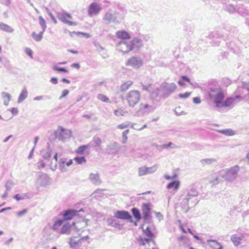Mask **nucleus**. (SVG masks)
Segmentation results:
<instances>
[{
  "instance_id": "nucleus-1",
  "label": "nucleus",
  "mask_w": 249,
  "mask_h": 249,
  "mask_svg": "<svg viewBox=\"0 0 249 249\" xmlns=\"http://www.w3.org/2000/svg\"><path fill=\"white\" fill-rule=\"evenodd\" d=\"M208 98L213 101L217 107H228L233 106L237 99L241 100L240 95H236L235 97H228L224 100L225 93L219 88H212L208 92Z\"/></svg>"
},
{
  "instance_id": "nucleus-2",
  "label": "nucleus",
  "mask_w": 249,
  "mask_h": 249,
  "mask_svg": "<svg viewBox=\"0 0 249 249\" xmlns=\"http://www.w3.org/2000/svg\"><path fill=\"white\" fill-rule=\"evenodd\" d=\"M208 98L213 101L217 107H228L233 106L237 99L241 100L240 95H236L235 97H228L224 100L225 93L219 88H212L208 92Z\"/></svg>"
},
{
  "instance_id": "nucleus-3",
  "label": "nucleus",
  "mask_w": 249,
  "mask_h": 249,
  "mask_svg": "<svg viewBox=\"0 0 249 249\" xmlns=\"http://www.w3.org/2000/svg\"><path fill=\"white\" fill-rule=\"evenodd\" d=\"M125 99L131 107H134L141 99V93L137 90H131L126 95Z\"/></svg>"
},
{
  "instance_id": "nucleus-4",
  "label": "nucleus",
  "mask_w": 249,
  "mask_h": 249,
  "mask_svg": "<svg viewBox=\"0 0 249 249\" xmlns=\"http://www.w3.org/2000/svg\"><path fill=\"white\" fill-rule=\"evenodd\" d=\"M55 138L59 140L63 141L72 137V131L70 130L64 129L62 127H58L54 132Z\"/></svg>"
},
{
  "instance_id": "nucleus-5",
  "label": "nucleus",
  "mask_w": 249,
  "mask_h": 249,
  "mask_svg": "<svg viewBox=\"0 0 249 249\" xmlns=\"http://www.w3.org/2000/svg\"><path fill=\"white\" fill-rule=\"evenodd\" d=\"M134 41H121L118 45V47L119 51L124 53H128L130 52L134 47Z\"/></svg>"
},
{
  "instance_id": "nucleus-6",
  "label": "nucleus",
  "mask_w": 249,
  "mask_h": 249,
  "mask_svg": "<svg viewBox=\"0 0 249 249\" xmlns=\"http://www.w3.org/2000/svg\"><path fill=\"white\" fill-rule=\"evenodd\" d=\"M58 19L63 23L70 26H74L76 25L75 22L72 21L71 16L68 13H60L57 16Z\"/></svg>"
},
{
  "instance_id": "nucleus-7",
  "label": "nucleus",
  "mask_w": 249,
  "mask_h": 249,
  "mask_svg": "<svg viewBox=\"0 0 249 249\" xmlns=\"http://www.w3.org/2000/svg\"><path fill=\"white\" fill-rule=\"evenodd\" d=\"M126 65L127 66L138 69L142 66V61L139 57L133 56L127 60Z\"/></svg>"
},
{
  "instance_id": "nucleus-8",
  "label": "nucleus",
  "mask_w": 249,
  "mask_h": 249,
  "mask_svg": "<svg viewBox=\"0 0 249 249\" xmlns=\"http://www.w3.org/2000/svg\"><path fill=\"white\" fill-rule=\"evenodd\" d=\"M83 211L82 209L77 211L73 209H68L65 211L63 216L64 220L65 221L72 219L74 216L78 215L79 212Z\"/></svg>"
},
{
  "instance_id": "nucleus-9",
  "label": "nucleus",
  "mask_w": 249,
  "mask_h": 249,
  "mask_svg": "<svg viewBox=\"0 0 249 249\" xmlns=\"http://www.w3.org/2000/svg\"><path fill=\"white\" fill-rule=\"evenodd\" d=\"M114 216L118 219L129 220L131 222H133L132 216L127 211H118L115 213Z\"/></svg>"
},
{
  "instance_id": "nucleus-10",
  "label": "nucleus",
  "mask_w": 249,
  "mask_h": 249,
  "mask_svg": "<svg viewBox=\"0 0 249 249\" xmlns=\"http://www.w3.org/2000/svg\"><path fill=\"white\" fill-rule=\"evenodd\" d=\"M150 211L151 208L149 203H144L142 207V212L143 213V218L145 222H146L150 216Z\"/></svg>"
},
{
  "instance_id": "nucleus-11",
  "label": "nucleus",
  "mask_w": 249,
  "mask_h": 249,
  "mask_svg": "<svg viewBox=\"0 0 249 249\" xmlns=\"http://www.w3.org/2000/svg\"><path fill=\"white\" fill-rule=\"evenodd\" d=\"M101 10L100 6L96 3H92L89 5L88 12L90 16L98 14Z\"/></svg>"
},
{
  "instance_id": "nucleus-12",
  "label": "nucleus",
  "mask_w": 249,
  "mask_h": 249,
  "mask_svg": "<svg viewBox=\"0 0 249 249\" xmlns=\"http://www.w3.org/2000/svg\"><path fill=\"white\" fill-rule=\"evenodd\" d=\"M75 224V223L74 222H72V224L71 225L68 223L65 224L61 229L60 233L62 234H70L71 230L72 228V227H74V229L75 230L77 229V228L76 227Z\"/></svg>"
},
{
  "instance_id": "nucleus-13",
  "label": "nucleus",
  "mask_w": 249,
  "mask_h": 249,
  "mask_svg": "<svg viewBox=\"0 0 249 249\" xmlns=\"http://www.w3.org/2000/svg\"><path fill=\"white\" fill-rule=\"evenodd\" d=\"M73 163L72 160H70L67 161V159L65 158L61 159L58 162L59 167L61 171L65 170L66 166H70Z\"/></svg>"
},
{
  "instance_id": "nucleus-14",
  "label": "nucleus",
  "mask_w": 249,
  "mask_h": 249,
  "mask_svg": "<svg viewBox=\"0 0 249 249\" xmlns=\"http://www.w3.org/2000/svg\"><path fill=\"white\" fill-rule=\"evenodd\" d=\"M116 36L117 38L123 40L122 41H126L129 39L130 36L129 34L124 31H119L116 33Z\"/></svg>"
},
{
  "instance_id": "nucleus-15",
  "label": "nucleus",
  "mask_w": 249,
  "mask_h": 249,
  "mask_svg": "<svg viewBox=\"0 0 249 249\" xmlns=\"http://www.w3.org/2000/svg\"><path fill=\"white\" fill-rule=\"evenodd\" d=\"M207 243L209 246L213 249H222V245L218 242L216 240H207Z\"/></svg>"
},
{
  "instance_id": "nucleus-16",
  "label": "nucleus",
  "mask_w": 249,
  "mask_h": 249,
  "mask_svg": "<svg viewBox=\"0 0 249 249\" xmlns=\"http://www.w3.org/2000/svg\"><path fill=\"white\" fill-rule=\"evenodd\" d=\"M43 33L44 31L40 30L34 32L32 35V36L36 41H39L42 38Z\"/></svg>"
},
{
  "instance_id": "nucleus-17",
  "label": "nucleus",
  "mask_w": 249,
  "mask_h": 249,
  "mask_svg": "<svg viewBox=\"0 0 249 249\" xmlns=\"http://www.w3.org/2000/svg\"><path fill=\"white\" fill-rule=\"evenodd\" d=\"M133 85V82L132 81H127L123 83L120 87V90L122 92L125 91L128 89Z\"/></svg>"
},
{
  "instance_id": "nucleus-18",
  "label": "nucleus",
  "mask_w": 249,
  "mask_h": 249,
  "mask_svg": "<svg viewBox=\"0 0 249 249\" xmlns=\"http://www.w3.org/2000/svg\"><path fill=\"white\" fill-rule=\"evenodd\" d=\"M131 212L137 221H139L142 219V215L138 209L133 208L131 209Z\"/></svg>"
},
{
  "instance_id": "nucleus-19",
  "label": "nucleus",
  "mask_w": 249,
  "mask_h": 249,
  "mask_svg": "<svg viewBox=\"0 0 249 249\" xmlns=\"http://www.w3.org/2000/svg\"><path fill=\"white\" fill-rule=\"evenodd\" d=\"M231 241L235 246H237L240 244V241L242 240V236H237L236 234L231 235Z\"/></svg>"
},
{
  "instance_id": "nucleus-20",
  "label": "nucleus",
  "mask_w": 249,
  "mask_h": 249,
  "mask_svg": "<svg viewBox=\"0 0 249 249\" xmlns=\"http://www.w3.org/2000/svg\"><path fill=\"white\" fill-rule=\"evenodd\" d=\"M0 30L8 33H11L14 31L12 27L3 23H0Z\"/></svg>"
},
{
  "instance_id": "nucleus-21",
  "label": "nucleus",
  "mask_w": 249,
  "mask_h": 249,
  "mask_svg": "<svg viewBox=\"0 0 249 249\" xmlns=\"http://www.w3.org/2000/svg\"><path fill=\"white\" fill-rule=\"evenodd\" d=\"M179 181H174L172 182L169 183L167 185V188L169 189H173L174 190H177L179 187Z\"/></svg>"
},
{
  "instance_id": "nucleus-22",
  "label": "nucleus",
  "mask_w": 249,
  "mask_h": 249,
  "mask_svg": "<svg viewBox=\"0 0 249 249\" xmlns=\"http://www.w3.org/2000/svg\"><path fill=\"white\" fill-rule=\"evenodd\" d=\"M89 147V145H84L78 147L75 150V153L79 155H82L86 149Z\"/></svg>"
},
{
  "instance_id": "nucleus-23",
  "label": "nucleus",
  "mask_w": 249,
  "mask_h": 249,
  "mask_svg": "<svg viewBox=\"0 0 249 249\" xmlns=\"http://www.w3.org/2000/svg\"><path fill=\"white\" fill-rule=\"evenodd\" d=\"M89 179L94 183H97L100 182L98 174L91 173L89 176Z\"/></svg>"
},
{
  "instance_id": "nucleus-24",
  "label": "nucleus",
  "mask_w": 249,
  "mask_h": 249,
  "mask_svg": "<svg viewBox=\"0 0 249 249\" xmlns=\"http://www.w3.org/2000/svg\"><path fill=\"white\" fill-rule=\"evenodd\" d=\"M150 168L142 167L139 170V175L141 176H144L150 173Z\"/></svg>"
},
{
  "instance_id": "nucleus-25",
  "label": "nucleus",
  "mask_w": 249,
  "mask_h": 249,
  "mask_svg": "<svg viewBox=\"0 0 249 249\" xmlns=\"http://www.w3.org/2000/svg\"><path fill=\"white\" fill-rule=\"evenodd\" d=\"M218 132L221 134H224L226 136H233L235 134V132L231 129H224V130H219Z\"/></svg>"
},
{
  "instance_id": "nucleus-26",
  "label": "nucleus",
  "mask_w": 249,
  "mask_h": 249,
  "mask_svg": "<svg viewBox=\"0 0 249 249\" xmlns=\"http://www.w3.org/2000/svg\"><path fill=\"white\" fill-rule=\"evenodd\" d=\"M74 160L77 164L85 163L87 161V160L84 157H75L74 158Z\"/></svg>"
},
{
  "instance_id": "nucleus-27",
  "label": "nucleus",
  "mask_w": 249,
  "mask_h": 249,
  "mask_svg": "<svg viewBox=\"0 0 249 249\" xmlns=\"http://www.w3.org/2000/svg\"><path fill=\"white\" fill-rule=\"evenodd\" d=\"M82 239H79L77 241L74 240L72 238H71L70 239V247L72 248H75L80 243Z\"/></svg>"
},
{
  "instance_id": "nucleus-28",
  "label": "nucleus",
  "mask_w": 249,
  "mask_h": 249,
  "mask_svg": "<svg viewBox=\"0 0 249 249\" xmlns=\"http://www.w3.org/2000/svg\"><path fill=\"white\" fill-rule=\"evenodd\" d=\"M150 106L146 103L141 104L139 106V111L142 112H145L149 108Z\"/></svg>"
},
{
  "instance_id": "nucleus-29",
  "label": "nucleus",
  "mask_w": 249,
  "mask_h": 249,
  "mask_svg": "<svg viewBox=\"0 0 249 249\" xmlns=\"http://www.w3.org/2000/svg\"><path fill=\"white\" fill-rule=\"evenodd\" d=\"M97 98L98 100H100L102 102L108 103L109 102L108 98L105 95L103 94H100L98 95Z\"/></svg>"
},
{
  "instance_id": "nucleus-30",
  "label": "nucleus",
  "mask_w": 249,
  "mask_h": 249,
  "mask_svg": "<svg viewBox=\"0 0 249 249\" xmlns=\"http://www.w3.org/2000/svg\"><path fill=\"white\" fill-rule=\"evenodd\" d=\"M64 221V218H63L62 220L59 219L56 220L53 226V230H56L58 227H60L62 225Z\"/></svg>"
},
{
  "instance_id": "nucleus-31",
  "label": "nucleus",
  "mask_w": 249,
  "mask_h": 249,
  "mask_svg": "<svg viewBox=\"0 0 249 249\" xmlns=\"http://www.w3.org/2000/svg\"><path fill=\"white\" fill-rule=\"evenodd\" d=\"M27 95H28L27 92L26 90H23L21 92V93L18 98V101L22 102V101H23L24 99H25L26 98V97H27Z\"/></svg>"
},
{
  "instance_id": "nucleus-32",
  "label": "nucleus",
  "mask_w": 249,
  "mask_h": 249,
  "mask_svg": "<svg viewBox=\"0 0 249 249\" xmlns=\"http://www.w3.org/2000/svg\"><path fill=\"white\" fill-rule=\"evenodd\" d=\"M191 95V92H186L184 93L179 94H178V97L180 99H187L188 97H189Z\"/></svg>"
},
{
  "instance_id": "nucleus-33",
  "label": "nucleus",
  "mask_w": 249,
  "mask_h": 249,
  "mask_svg": "<svg viewBox=\"0 0 249 249\" xmlns=\"http://www.w3.org/2000/svg\"><path fill=\"white\" fill-rule=\"evenodd\" d=\"M49 181V178L46 176L41 177L40 178V182L42 185L47 184Z\"/></svg>"
},
{
  "instance_id": "nucleus-34",
  "label": "nucleus",
  "mask_w": 249,
  "mask_h": 249,
  "mask_svg": "<svg viewBox=\"0 0 249 249\" xmlns=\"http://www.w3.org/2000/svg\"><path fill=\"white\" fill-rule=\"evenodd\" d=\"M143 232L148 237L152 238L153 236V233L149 227H147Z\"/></svg>"
},
{
  "instance_id": "nucleus-35",
  "label": "nucleus",
  "mask_w": 249,
  "mask_h": 249,
  "mask_svg": "<svg viewBox=\"0 0 249 249\" xmlns=\"http://www.w3.org/2000/svg\"><path fill=\"white\" fill-rule=\"evenodd\" d=\"M39 23L41 26V29L40 30L44 32V31L45 30L46 27L45 20L43 18H39Z\"/></svg>"
},
{
  "instance_id": "nucleus-36",
  "label": "nucleus",
  "mask_w": 249,
  "mask_h": 249,
  "mask_svg": "<svg viewBox=\"0 0 249 249\" xmlns=\"http://www.w3.org/2000/svg\"><path fill=\"white\" fill-rule=\"evenodd\" d=\"M53 69L55 71H61V72H66V73H67L68 72V70L67 69H66V68H59L56 66H54L53 67Z\"/></svg>"
},
{
  "instance_id": "nucleus-37",
  "label": "nucleus",
  "mask_w": 249,
  "mask_h": 249,
  "mask_svg": "<svg viewBox=\"0 0 249 249\" xmlns=\"http://www.w3.org/2000/svg\"><path fill=\"white\" fill-rule=\"evenodd\" d=\"M239 170V167L238 166H235L232 168H231L228 172L231 174H236L237 173L238 171Z\"/></svg>"
},
{
  "instance_id": "nucleus-38",
  "label": "nucleus",
  "mask_w": 249,
  "mask_h": 249,
  "mask_svg": "<svg viewBox=\"0 0 249 249\" xmlns=\"http://www.w3.org/2000/svg\"><path fill=\"white\" fill-rule=\"evenodd\" d=\"M27 212H28V210L27 209H25L21 211L17 212V215L18 217H21V216H23L24 215H25L27 213Z\"/></svg>"
},
{
  "instance_id": "nucleus-39",
  "label": "nucleus",
  "mask_w": 249,
  "mask_h": 249,
  "mask_svg": "<svg viewBox=\"0 0 249 249\" xmlns=\"http://www.w3.org/2000/svg\"><path fill=\"white\" fill-rule=\"evenodd\" d=\"M129 133V130H126L123 133V138L124 142H125L127 140V135Z\"/></svg>"
},
{
  "instance_id": "nucleus-40",
  "label": "nucleus",
  "mask_w": 249,
  "mask_h": 249,
  "mask_svg": "<svg viewBox=\"0 0 249 249\" xmlns=\"http://www.w3.org/2000/svg\"><path fill=\"white\" fill-rule=\"evenodd\" d=\"M10 112L12 113L13 115H17L18 112V108L16 107H13L11 109H10Z\"/></svg>"
},
{
  "instance_id": "nucleus-41",
  "label": "nucleus",
  "mask_w": 249,
  "mask_h": 249,
  "mask_svg": "<svg viewBox=\"0 0 249 249\" xmlns=\"http://www.w3.org/2000/svg\"><path fill=\"white\" fill-rule=\"evenodd\" d=\"M45 163L43 160H40L37 163V167L39 168H42L45 167Z\"/></svg>"
},
{
  "instance_id": "nucleus-42",
  "label": "nucleus",
  "mask_w": 249,
  "mask_h": 249,
  "mask_svg": "<svg viewBox=\"0 0 249 249\" xmlns=\"http://www.w3.org/2000/svg\"><path fill=\"white\" fill-rule=\"evenodd\" d=\"M25 52L30 57H33V52L30 48H26Z\"/></svg>"
},
{
  "instance_id": "nucleus-43",
  "label": "nucleus",
  "mask_w": 249,
  "mask_h": 249,
  "mask_svg": "<svg viewBox=\"0 0 249 249\" xmlns=\"http://www.w3.org/2000/svg\"><path fill=\"white\" fill-rule=\"evenodd\" d=\"M187 204L188 203H184L182 206V209L185 213H187L189 209V207L187 206Z\"/></svg>"
},
{
  "instance_id": "nucleus-44",
  "label": "nucleus",
  "mask_w": 249,
  "mask_h": 249,
  "mask_svg": "<svg viewBox=\"0 0 249 249\" xmlns=\"http://www.w3.org/2000/svg\"><path fill=\"white\" fill-rule=\"evenodd\" d=\"M155 215L157 218L159 219V221L163 219V215L160 212H155Z\"/></svg>"
},
{
  "instance_id": "nucleus-45",
  "label": "nucleus",
  "mask_w": 249,
  "mask_h": 249,
  "mask_svg": "<svg viewBox=\"0 0 249 249\" xmlns=\"http://www.w3.org/2000/svg\"><path fill=\"white\" fill-rule=\"evenodd\" d=\"M193 101L194 103H195L196 104H198L201 103V100L199 97H194L193 99Z\"/></svg>"
},
{
  "instance_id": "nucleus-46",
  "label": "nucleus",
  "mask_w": 249,
  "mask_h": 249,
  "mask_svg": "<svg viewBox=\"0 0 249 249\" xmlns=\"http://www.w3.org/2000/svg\"><path fill=\"white\" fill-rule=\"evenodd\" d=\"M69 91L67 89H64L62 91V95L60 97V98H63L69 94Z\"/></svg>"
},
{
  "instance_id": "nucleus-47",
  "label": "nucleus",
  "mask_w": 249,
  "mask_h": 249,
  "mask_svg": "<svg viewBox=\"0 0 249 249\" xmlns=\"http://www.w3.org/2000/svg\"><path fill=\"white\" fill-rule=\"evenodd\" d=\"M124 112L122 110H116L114 111V113L117 116L123 115Z\"/></svg>"
},
{
  "instance_id": "nucleus-48",
  "label": "nucleus",
  "mask_w": 249,
  "mask_h": 249,
  "mask_svg": "<svg viewBox=\"0 0 249 249\" xmlns=\"http://www.w3.org/2000/svg\"><path fill=\"white\" fill-rule=\"evenodd\" d=\"M152 240V238H145L142 239V244L145 245L146 243H149L150 241Z\"/></svg>"
},
{
  "instance_id": "nucleus-49",
  "label": "nucleus",
  "mask_w": 249,
  "mask_h": 249,
  "mask_svg": "<svg viewBox=\"0 0 249 249\" xmlns=\"http://www.w3.org/2000/svg\"><path fill=\"white\" fill-rule=\"evenodd\" d=\"M163 147L165 148H168L170 147H172V148L174 147V144L171 142H169L168 144H164L163 145Z\"/></svg>"
},
{
  "instance_id": "nucleus-50",
  "label": "nucleus",
  "mask_w": 249,
  "mask_h": 249,
  "mask_svg": "<svg viewBox=\"0 0 249 249\" xmlns=\"http://www.w3.org/2000/svg\"><path fill=\"white\" fill-rule=\"evenodd\" d=\"M127 127V125L125 124H119L117 126L118 128L120 129H124L126 128Z\"/></svg>"
},
{
  "instance_id": "nucleus-51",
  "label": "nucleus",
  "mask_w": 249,
  "mask_h": 249,
  "mask_svg": "<svg viewBox=\"0 0 249 249\" xmlns=\"http://www.w3.org/2000/svg\"><path fill=\"white\" fill-rule=\"evenodd\" d=\"M181 79H182V80L186 81V82H188L189 83H190L191 85H192V82L190 81L189 78L187 76H181Z\"/></svg>"
},
{
  "instance_id": "nucleus-52",
  "label": "nucleus",
  "mask_w": 249,
  "mask_h": 249,
  "mask_svg": "<svg viewBox=\"0 0 249 249\" xmlns=\"http://www.w3.org/2000/svg\"><path fill=\"white\" fill-rule=\"evenodd\" d=\"M14 198L17 200L19 201L21 199H23V196H21V195L19 194H17L14 196Z\"/></svg>"
},
{
  "instance_id": "nucleus-53",
  "label": "nucleus",
  "mask_w": 249,
  "mask_h": 249,
  "mask_svg": "<svg viewBox=\"0 0 249 249\" xmlns=\"http://www.w3.org/2000/svg\"><path fill=\"white\" fill-rule=\"evenodd\" d=\"M2 95H3V97L4 98H6L8 101L10 100V95L9 94L6 93H3L2 94Z\"/></svg>"
},
{
  "instance_id": "nucleus-54",
  "label": "nucleus",
  "mask_w": 249,
  "mask_h": 249,
  "mask_svg": "<svg viewBox=\"0 0 249 249\" xmlns=\"http://www.w3.org/2000/svg\"><path fill=\"white\" fill-rule=\"evenodd\" d=\"M51 82L53 84H56L58 83L57 79L55 77H52L51 79Z\"/></svg>"
},
{
  "instance_id": "nucleus-55",
  "label": "nucleus",
  "mask_w": 249,
  "mask_h": 249,
  "mask_svg": "<svg viewBox=\"0 0 249 249\" xmlns=\"http://www.w3.org/2000/svg\"><path fill=\"white\" fill-rule=\"evenodd\" d=\"M71 67L73 68H75L76 69H79L80 68V65L78 63H73L71 65Z\"/></svg>"
},
{
  "instance_id": "nucleus-56",
  "label": "nucleus",
  "mask_w": 249,
  "mask_h": 249,
  "mask_svg": "<svg viewBox=\"0 0 249 249\" xmlns=\"http://www.w3.org/2000/svg\"><path fill=\"white\" fill-rule=\"evenodd\" d=\"M13 241V238L11 237L9 240H7L5 242V245H9L11 242H12Z\"/></svg>"
},
{
  "instance_id": "nucleus-57",
  "label": "nucleus",
  "mask_w": 249,
  "mask_h": 249,
  "mask_svg": "<svg viewBox=\"0 0 249 249\" xmlns=\"http://www.w3.org/2000/svg\"><path fill=\"white\" fill-rule=\"evenodd\" d=\"M68 52L74 54H77L78 53V51L73 50H68Z\"/></svg>"
},
{
  "instance_id": "nucleus-58",
  "label": "nucleus",
  "mask_w": 249,
  "mask_h": 249,
  "mask_svg": "<svg viewBox=\"0 0 249 249\" xmlns=\"http://www.w3.org/2000/svg\"><path fill=\"white\" fill-rule=\"evenodd\" d=\"M11 209L10 207H8V208H3V209H2L0 210V213H3L5 211L7 210H10Z\"/></svg>"
},
{
  "instance_id": "nucleus-59",
  "label": "nucleus",
  "mask_w": 249,
  "mask_h": 249,
  "mask_svg": "<svg viewBox=\"0 0 249 249\" xmlns=\"http://www.w3.org/2000/svg\"><path fill=\"white\" fill-rule=\"evenodd\" d=\"M62 81L64 82H65L67 84H69L70 83V81L69 80H68L65 78H63L62 79Z\"/></svg>"
},
{
  "instance_id": "nucleus-60",
  "label": "nucleus",
  "mask_w": 249,
  "mask_h": 249,
  "mask_svg": "<svg viewBox=\"0 0 249 249\" xmlns=\"http://www.w3.org/2000/svg\"><path fill=\"white\" fill-rule=\"evenodd\" d=\"M248 214H249V209L248 210H247L244 212V213L243 214V216H245L247 215Z\"/></svg>"
},
{
  "instance_id": "nucleus-61",
  "label": "nucleus",
  "mask_w": 249,
  "mask_h": 249,
  "mask_svg": "<svg viewBox=\"0 0 249 249\" xmlns=\"http://www.w3.org/2000/svg\"><path fill=\"white\" fill-rule=\"evenodd\" d=\"M178 83L181 86H184L185 85L184 83L182 81H178Z\"/></svg>"
},
{
  "instance_id": "nucleus-62",
  "label": "nucleus",
  "mask_w": 249,
  "mask_h": 249,
  "mask_svg": "<svg viewBox=\"0 0 249 249\" xmlns=\"http://www.w3.org/2000/svg\"><path fill=\"white\" fill-rule=\"evenodd\" d=\"M192 235H193L194 237L195 238H196V239H197V240H199V236H197V235L194 234L193 233V234H192Z\"/></svg>"
},
{
  "instance_id": "nucleus-63",
  "label": "nucleus",
  "mask_w": 249,
  "mask_h": 249,
  "mask_svg": "<svg viewBox=\"0 0 249 249\" xmlns=\"http://www.w3.org/2000/svg\"><path fill=\"white\" fill-rule=\"evenodd\" d=\"M57 156H58V153H56L54 156V158L55 160L56 161H57L58 160V157H57Z\"/></svg>"
},
{
  "instance_id": "nucleus-64",
  "label": "nucleus",
  "mask_w": 249,
  "mask_h": 249,
  "mask_svg": "<svg viewBox=\"0 0 249 249\" xmlns=\"http://www.w3.org/2000/svg\"><path fill=\"white\" fill-rule=\"evenodd\" d=\"M188 231L189 232V233H190L191 234H193V232L192 231H191V230L189 228L188 229Z\"/></svg>"
}]
</instances>
